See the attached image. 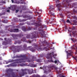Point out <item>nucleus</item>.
I'll return each instance as SVG.
<instances>
[{
	"label": "nucleus",
	"mask_w": 77,
	"mask_h": 77,
	"mask_svg": "<svg viewBox=\"0 0 77 77\" xmlns=\"http://www.w3.org/2000/svg\"><path fill=\"white\" fill-rule=\"evenodd\" d=\"M11 71L12 70L11 69H8L6 70V72L8 74L6 75L7 77H21L22 76H24L25 74H27L28 72L29 74H32V71L27 69H21V72L19 73V75H15L14 72L12 73L11 75L10 73Z\"/></svg>",
	"instance_id": "1"
},
{
	"label": "nucleus",
	"mask_w": 77,
	"mask_h": 77,
	"mask_svg": "<svg viewBox=\"0 0 77 77\" xmlns=\"http://www.w3.org/2000/svg\"><path fill=\"white\" fill-rule=\"evenodd\" d=\"M44 27L42 26H41L40 27L38 28V31L39 32H33L32 35V36L31 37V39H33V38H39V35L40 36L41 38H44L45 37V31L44 29H42Z\"/></svg>",
	"instance_id": "2"
},
{
	"label": "nucleus",
	"mask_w": 77,
	"mask_h": 77,
	"mask_svg": "<svg viewBox=\"0 0 77 77\" xmlns=\"http://www.w3.org/2000/svg\"><path fill=\"white\" fill-rule=\"evenodd\" d=\"M47 44V43L45 41L43 42H41L38 45L37 44L34 43V48L37 49L38 50H45L46 51H47L48 50V48L50 47V46L48 45H46Z\"/></svg>",
	"instance_id": "3"
},
{
	"label": "nucleus",
	"mask_w": 77,
	"mask_h": 77,
	"mask_svg": "<svg viewBox=\"0 0 77 77\" xmlns=\"http://www.w3.org/2000/svg\"><path fill=\"white\" fill-rule=\"evenodd\" d=\"M23 58L19 59L16 60V63H22V62L25 63L26 62V60H27L28 58L25 55H20V56L16 55L14 56V58Z\"/></svg>",
	"instance_id": "4"
},
{
	"label": "nucleus",
	"mask_w": 77,
	"mask_h": 77,
	"mask_svg": "<svg viewBox=\"0 0 77 77\" xmlns=\"http://www.w3.org/2000/svg\"><path fill=\"white\" fill-rule=\"evenodd\" d=\"M54 7L52 5H51L49 9V15L50 17H51V16H54V14L51 11H54Z\"/></svg>",
	"instance_id": "5"
},
{
	"label": "nucleus",
	"mask_w": 77,
	"mask_h": 77,
	"mask_svg": "<svg viewBox=\"0 0 77 77\" xmlns=\"http://www.w3.org/2000/svg\"><path fill=\"white\" fill-rule=\"evenodd\" d=\"M49 57H47V59H51L50 60V62L54 63V61L52 60V57L53 56L54 59H56L55 57H54V53L52 52V53H50L49 54Z\"/></svg>",
	"instance_id": "6"
},
{
	"label": "nucleus",
	"mask_w": 77,
	"mask_h": 77,
	"mask_svg": "<svg viewBox=\"0 0 77 77\" xmlns=\"http://www.w3.org/2000/svg\"><path fill=\"white\" fill-rule=\"evenodd\" d=\"M72 0H63L62 2V6H63V8H64V7H66L67 3H69V2H72Z\"/></svg>",
	"instance_id": "7"
},
{
	"label": "nucleus",
	"mask_w": 77,
	"mask_h": 77,
	"mask_svg": "<svg viewBox=\"0 0 77 77\" xmlns=\"http://www.w3.org/2000/svg\"><path fill=\"white\" fill-rule=\"evenodd\" d=\"M56 3L57 5H56V7H58V11H60V8H62V5H61V4H58L60 2L59 0H55Z\"/></svg>",
	"instance_id": "8"
},
{
	"label": "nucleus",
	"mask_w": 77,
	"mask_h": 77,
	"mask_svg": "<svg viewBox=\"0 0 77 77\" xmlns=\"http://www.w3.org/2000/svg\"><path fill=\"white\" fill-rule=\"evenodd\" d=\"M66 53H67V59H69L70 57V56H71L72 55V52H71V50H69L68 51H66Z\"/></svg>",
	"instance_id": "9"
},
{
	"label": "nucleus",
	"mask_w": 77,
	"mask_h": 77,
	"mask_svg": "<svg viewBox=\"0 0 77 77\" xmlns=\"http://www.w3.org/2000/svg\"><path fill=\"white\" fill-rule=\"evenodd\" d=\"M22 30L24 31V32H26L27 30H32V28L31 27H29L28 29H27L24 26H22Z\"/></svg>",
	"instance_id": "10"
},
{
	"label": "nucleus",
	"mask_w": 77,
	"mask_h": 77,
	"mask_svg": "<svg viewBox=\"0 0 77 77\" xmlns=\"http://www.w3.org/2000/svg\"><path fill=\"white\" fill-rule=\"evenodd\" d=\"M16 47H17V48L15 49L16 52H19V51H20V49H21V47H22V46H16Z\"/></svg>",
	"instance_id": "11"
},
{
	"label": "nucleus",
	"mask_w": 77,
	"mask_h": 77,
	"mask_svg": "<svg viewBox=\"0 0 77 77\" xmlns=\"http://www.w3.org/2000/svg\"><path fill=\"white\" fill-rule=\"evenodd\" d=\"M21 41H23V42H26L27 43H29V44L32 43V42L30 40L27 41L25 37H23L22 39H21Z\"/></svg>",
	"instance_id": "12"
},
{
	"label": "nucleus",
	"mask_w": 77,
	"mask_h": 77,
	"mask_svg": "<svg viewBox=\"0 0 77 77\" xmlns=\"http://www.w3.org/2000/svg\"><path fill=\"white\" fill-rule=\"evenodd\" d=\"M42 25L41 23L39 24L38 23H36L35 24V27L36 28H34V30H37V27H39V26H41Z\"/></svg>",
	"instance_id": "13"
},
{
	"label": "nucleus",
	"mask_w": 77,
	"mask_h": 77,
	"mask_svg": "<svg viewBox=\"0 0 77 77\" xmlns=\"http://www.w3.org/2000/svg\"><path fill=\"white\" fill-rule=\"evenodd\" d=\"M8 42H7V43H6V41L3 42V44L4 45H6V44H8V43H9V42H11V39H10V40L8 39Z\"/></svg>",
	"instance_id": "14"
},
{
	"label": "nucleus",
	"mask_w": 77,
	"mask_h": 77,
	"mask_svg": "<svg viewBox=\"0 0 77 77\" xmlns=\"http://www.w3.org/2000/svg\"><path fill=\"white\" fill-rule=\"evenodd\" d=\"M8 29V28L6 27V30H7L8 31H10V32H14V29H10V30H9V29Z\"/></svg>",
	"instance_id": "15"
},
{
	"label": "nucleus",
	"mask_w": 77,
	"mask_h": 77,
	"mask_svg": "<svg viewBox=\"0 0 77 77\" xmlns=\"http://www.w3.org/2000/svg\"><path fill=\"white\" fill-rule=\"evenodd\" d=\"M72 48L74 50H77V44H75L72 47Z\"/></svg>",
	"instance_id": "16"
},
{
	"label": "nucleus",
	"mask_w": 77,
	"mask_h": 77,
	"mask_svg": "<svg viewBox=\"0 0 77 77\" xmlns=\"http://www.w3.org/2000/svg\"><path fill=\"white\" fill-rule=\"evenodd\" d=\"M16 36H19V37H21L23 36L24 35H23V34L21 33L19 34H17L16 35Z\"/></svg>",
	"instance_id": "17"
},
{
	"label": "nucleus",
	"mask_w": 77,
	"mask_h": 77,
	"mask_svg": "<svg viewBox=\"0 0 77 77\" xmlns=\"http://www.w3.org/2000/svg\"><path fill=\"white\" fill-rule=\"evenodd\" d=\"M18 43V44H21V41H18L17 42H14L15 44H17Z\"/></svg>",
	"instance_id": "18"
},
{
	"label": "nucleus",
	"mask_w": 77,
	"mask_h": 77,
	"mask_svg": "<svg viewBox=\"0 0 77 77\" xmlns=\"http://www.w3.org/2000/svg\"><path fill=\"white\" fill-rule=\"evenodd\" d=\"M30 50L32 51V52H34L35 51V49L33 48H32L30 49Z\"/></svg>",
	"instance_id": "19"
},
{
	"label": "nucleus",
	"mask_w": 77,
	"mask_h": 77,
	"mask_svg": "<svg viewBox=\"0 0 77 77\" xmlns=\"http://www.w3.org/2000/svg\"><path fill=\"white\" fill-rule=\"evenodd\" d=\"M14 29V32H18L19 31L18 29Z\"/></svg>",
	"instance_id": "20"
},
{
	"label": "nucleus",
	"mask_w": 77,
	"mask_h": 77,
	"mask_svg": "<svg viewBox=\"0 0 77 77\" xmlns=\"http://www.w3.org/2000/svg\"><path fill=\"white\" fill-rule=\"evenodd\" d=\"M14 62V61L13 60H8V62H6V63L8 64V63H9L10 62Z\"/></svg>",
	"instance_id": "21"
},
{
	"label": "nucleus",
	"mask_w": 77,
	"mask_h": 77,
	"mask_svg": "<svg viewBox=\"0 0 77 77\" xmlns=\"http://www.w3.org/2000/svg\"><path fill=\"white\" fill-rule=\"evenodd\" d=\"M2 22L4 23H8V20H3Z\"/></svg>",
	"instance_id": "22"
},
{
	"label": "nucleus",
	"mask_w": 77,
	"mask_h": 77,
	"mask_svg": "<svg viewBox=\"0 0 77 77\" xmlns=\"http://www.w3.org/2000/svg\"><path fill=\"white\" fill-rule=\"evenodd\" d=\"M20 66H25L26 65L25 64H24L23 63H22V64H20Z\"/></svg>",
	"instance_id": "23"
},
{
	"label": "nucleus",
	"mask_w": 77,
	"mask_h": 77,
	"mask_svg": "<svg viewBox=\"0 0 77 77\" xmlns=\"http://www.w3.org/2000/svg\"><path fill=\"white\" fill-rule=\"evenodd\" d=\"M30 34L28 35H27L26 38L27 39H29L30 38Z\"/></svg>",
	"instance_id": "24"
},
{
	"label": "nucleus",
	"mask_w": 77,
	"mask_h": 77,
	"mask_svg": "<svg viewBox=\"0 0 77 77\" xmlns=\"http://www.w3.org/2000/svg\"><path fill=\"white\" fill-rule=\"evenodd\" d=\"M37 62H42V60H41V59H38L36 60Z\"/></svg>",
	"instance_id": "25"
},
{
	"label": "nucleus",
	"mask_w": 77,
	"mask_h": 77,
	"mask_svg": "<svg viewBox=\"0 0 77 77\" xmlns=\"http://www.w3.org/2000/svg\"><path fill=\"white\" fill-rule=\"evenodd\" d=\"M68 6H70V8H73V5H72V4H69Z\"/></svg>",
	"instance_id": "26"
},
{
	"label": "nucleus",
	"mask_w": 77,
	"mask_h": 77,
	"mask_svg": "<svg viewBox=\"0 0 77 77\" xmlns=\"http://www.w3.org/2000/svg\"><path fill=\"white\" fill-rule=\"evenodd\" d=\"M19 20L20 21V22H23L24 21H26L25 20H24V19H23L22 20H21V19H19Z\"/></svg>",
	"instance_id": "27"
},
{
	"label": "nucleus",
	"mask_w": 77,
	"mask_h": 77,
	"mask_svg": "<svg viewBox=\"0 0 77 77\" xmlns=\"http://www.w3.org/2000/svg\"><path fill=\"white\" fill-rule=\"evenodd\" d=\"M23 47L24 48H27V45L24 44L23 45Z\"/></svg>",
	"instance_id": "28"
},
{
	"label": "nucleus",
	"mask_w": 77,
	"mask_h": 77,
	"mask_svg": "<svg viewBox=\"0 0 77 77\" xmlns=\"http://www.w3.org/2000/svg\"><path fill=\"white\" fill-rule=\"evenodd\" d=\"M66 22V23H70V24H71V22L70 21H69V20H67Z\"/></svg>",
	"instance_id": "29"
},
{
	"label": "nucleus",
	"mask_w": 77,
	"mask_h": 77,
	"mask_svg": "<svg viewBox=\"0 0 77 77\" xmlns=\"http://www.w3.org/2000/svg\"><path fill=\"white\" fill-rule=\"evenodd\" d=\"M60 15L61 17L63 19V15L62 14H60Z\"/></svg>",
	"instance_id": "30"
},
{
	"label": "nucleus",
	"mask_w": 77,
	"mask_h": 77,
	"mask_svg": "<svg viewBox=\"0 0 77 77\" xmlns=\"http://www.w3.org/2000/svg\"><path fill=\"white\" fill-rule=\"evenodd\" d=\"M71 39L72 41H73L74 42H75V41H76V40H74V39H73L72 38H71Z\"/></svg>",
	"instance_id": "31"
},
{
	"label": "nucleus",
	"mask_w": 77,
	"mask_h": 77,
	"mask_svg": "<svg viewBox=\"0 0 77 77\" xmlns=\"http://www.w3.org/2000/svg\"><path fill=\"white\" fill-rule=\"evenodd\" d=\"M24 24H25V23H20V26H23V25H24Z\"/></svg>",
	"instance_id": "32"
},
{
	"label": "nucleus",
	"mask_w": 77,
	"mask_h": 77,
	"mask_svg": "<svg viewBox=\"0 0 77 77\" xmlns=\"http://www.w3.org/2000/svg\"><path fill=\"white\" fill-rule=\"evenodd\" d=\"M48 77H53V75H50L48 76Z\"/></svg>",
	"instance_id": "33"
},
{
	"label": "nucleus",
	"mask_w": 77,
	"mask_h": 77,
	"mask_svg": "<svg viewBox=\"0 0 77 77\" xmlns=\"http://www.w3.org/2000/svg\"><path fill=\"white\" fill-rule=\"evenodd\" d=\"M73 18L74 19H75V20H77V17L75 16H73Z\"/></svg>",
	"instance_id": "34"
},
{
	"label": "nucleus",
	"mask_w": 77,
	"mask_h": 77,
	"mask_svg": "<svg viewBox=\"0 0 77 77\" xmlns=\"http://www.w3.org/2000/svg\"><path fill=\"white\" fill-rule=\"evenodd\" d=\"M27 62H31V60H27Z\"/></svg>",
	"instance_id": "35"
},
{
	"label": "nucleus",
	"mask_w": 77,
	"mask_h": 77,
	"mask_svg": "<svg viewBox=\"0 0 77 77\" xmlns=\"http://www.w3.org/2000/svg\"><path fill=\"white\" fill-rule=\"evenodd\" d=\"M35 77H40V76L38 75H35Z\"/></svg>",
	"instance_id": "36"
},
{
	"label": "nucleus",
	"mask_w": 77,
	"mask_h": 77,
	"mask_svg": "<svg viewBox=\"0 0 77 77\" xmlns=\"http://www.w3.org/2000/svg\"><path fill=\"white\" fill-rule=\"evenodd\" d=\"M18 11H19V10H16V13H17L18 12Z\"/></svg>",
	"instance_id": "37"
},
{
	"label": "nucleus",
	"mask_w": 77,
	"mask_h": 77,
	"mask_svg": "<svg viewBox=\"0 0 77 77\" xmlns=\"http://www.w3.org/2000/svg\"><path fill=\"white\" fill-rule=\"evenodd\" d=\"M42 77H48L46 76V75H44L43 76H42Z\"/></svg>",
	"instance_id": "38"
},
{
	"label": "nucleus",
	"mask_w": 77,
	"mask_h": 77,
	"mask_svg": "<svg viewBox=\"0 0 77 77\" xmlns=\"http://www.w3.org/2000/svg\"><path fill=\"white\" fill-rule=\"evenodd\" d=\"M39 12H40V14L41 13H42V10L41 9V10H39Z\"/></svg>",
	"instance_id": "39"
},
{
	"label": "nucleus",
	"mask_w": 77,
	"mask_h": 77,
	"mask_svg": "<svg viewBox=\"0 0 77 77\" xmlns=\"http://www.w3.org/2000/svg\"><path fill=\"white\" fill-rule=\"evenodd\" d=\"M32 59H35V57L34 56H32Z\"/></svg>",
	"instance_id": "40"
},
{
	"label": "nucleus",
	"mask_w": 77,
	"mask_h": 77,
	"mask_svg": "<svg viewBox=\"0 0 77 77\" xmlns=\"http://www.w3.org/2000/svg\"><path fill=\"white\" fill-rule=\"evenodd\" d=\"M54 62L55 63H57V61L55 60V61H54Z\"/></svg>",
	"instance_id": "41"
},
{
	"label": "nucleus",
	"mask_w": 77,
	"mask_h": 77,
	"mask_svg": "<svg viewBox=\"0 0 77 77\" xmlns=\"http://www.w3.org/2000/svg\"><path fill=\"white\" fill-rule=\"evenodd\" d=\"M75 29V27L74 26H73L72 27V29Z\"/></svg>",
	"instance_id": "42"
},
{
	"label": "nucleus",
	"mask_w": 77,
	"mask_h": 77,
	"mask_svg": "<svg viewBox=\"0 0 77 77\" xmlns=\"http://www.w3.org/2000/svg\"><path fill=\"white\" fill-rule=\"evenodd\" d=\"M47 71L44 70V73H47Z\"/></svg>",
	"instance_id": "43"
},
{
	"label": "nucleus",
	"mask_w": 77,
	"mask_h": 77,
	"mask_svg": "<svg viewBox=\"0 0 77 77\" xmlns=\"http://www.w3.org/2000/svg\"><path fill=\"white\" fill-rule=\"evenodd\" d=\"M75 54H77V50H76V52L75 53Z\"/></svg>",
	"instance_id": "44"
},
{
	"label": "nucleus",
	"mask_w": 77,
	"mask_h": 77,
	"mask_svg": "<svg viewBox=\"0 0 77 77\" xmlns=\"http://www.w3.org/2000/svg\"><path fill=\"white\" fill-rule=\"evenodd\" d=\"M7 12H10V10H7Z\"/></svg>",
	"instance_id": "45"
},
{
	"label": "nucleus",
	"mask_w": 77,
	"mask_h": 77,
	"mask_svg": "<svg viewBox=\"0 0 77 77\" xmlns=\"http://www.w3.org/2000/svg\"><path fill=\"white\" fill-rule=\"evenodd\" d=\"M73 11L74 12H76V11H75V10L74 9H73Z\"/></svg>",
	"instance_id": "46"
},
{
	"label": "nucleus",
	"mask_w": 77,
	"mask_h": 77,
	"mask_svg": "<svg viewBox=\"0 0 77 77\" xmlns=\"http://www.w3.org/2000/svg\"><path fill=\"white\" fill-rule=\"evenodd\" d=\"M12 65H13V66H16V65H14V63H13V64H12Z\"/></svg>",
	"instance_id": "47"
},
{
	"label": "nucleus",
	"mask_w": 77,
	"mask_h": 77,
	"mask_svg": "<svg viewBox=\"0 0 77 77\" xmlns=\"http://www.w3.org/2000/svg\"><path fill=\"white\" fill-rule=\"evenodd\" d=\"M38 23H41V20H39L38 21Z\"/></svg>",
	"instance_id": "48"
},
{
	"label": "nucleus",
	"mask_w": 77,
	"mask_h": 77,
	"mask_svg": "<svg viewBox=\"0 0 77 77\" xmlns=\"http://www.w3.org/2000/svg\"><path fill=\"white\" fill-rule=\"evenodd\" d=\"M11 1L12 3H14V0H11Z\"/></svg>",
	"instance_id": "49"
},
{
	"label": "nucleus",
	"mask_w": 77,
	"mask_h": 77,
	"mask_svg": "<svg viewBox=\"0 0 77 77\" xmlns=\"http://www.w3.org/2000/svg\"><path fill=\"white\" fill-rule=\"evenodd\" d=\"M2 60V57H0V60Z\"/></svg>",
	"instance_id": "50"
},
{
	"label": "nucleus",
	"mask_w": 77,
	"mask_h": 77,
	"mask_svg": "<svg viewBox=\"0 0 77 77\" xmlns=\"http://www.w3.org/2000/svg\"><path fill=\"white\" fill-rule=\"evenodd\" d=\"M32 47V46H29L28 47V48H31Z\"/></svg>",
	"instance_id": "51"
},
{
	"label": "nucleus",
	"mask_w": 77,
	"mask_h": 77,
	"mask_svg": "<svg viewBox=\"0 0 77 77\" xmlns=\"http://www.w3.org/2000/svg\"><path fill=\"white\" fill-rule=\"evenodd\" d=\"M22 12V10H21L20 11V13H21Z\"/></svg>",
	"instance_id": "52"
},
{
	"label": "nucleus",
	"mask_w": 77,
	"mask_h": 77,
	"mask_svg": "<svg viewBox=\"0 0 77 77\" xmlns=\"http://www.w3.org/2000/svg\"><path fill=\"white\" fill-rule=\"evenodd\" d=\"M17 17H20V15H18V16H17Z\"/></svg>",
	"instance_id": "53"
},
{
	"label": "nucleus",
	"mask_w": 77,
	"mask_h": 77,
	"mask_svg": "<svg viewBox=\"0 0 77 77\" xmlns=\"http://www.w3.org/2000/svg\"><path fill=\"white\" fill-rule=\"evenodd\" d=\"M4 39H5V40H6V38H4Z\"/></svg>",
	"instance_id": "54"
},
{
	"label": "nucleus",
	"mask_w": 77,
	"mask_h": 77,
	"mask_svg": "<svg viewBox=\"0 0 77 77\" xmlns=\"http://www.w3.org/2000/svg\"><path fill=\"white\" fill-rule=\"evenodd\" d=\"M38 17H41V15H39L38 16Z\"/></svg>",
	"instance_id": "55"
},
{
	"label": "nucleus",
	"mask_w": 77,
	"mask_h": 77,
	"mask_svg": "<svg viewBox=\"0 0 77 77\" xmlns=\"http://www.w3.org/2000/svg\"><path fill=\"white\" fill-rule=\"evenodd\" d=\"M62 77H65V76L63 75L62 76Z\"/></svg>",
	"instance_id": "56"
},
{
	"label": "nucleus",
	"mask_w": 77,
	"mask_h": 77,
	"mask_svg": "<svg viewBox=\"0 0 77 77\" xmlns=\"http://www.w3.org/2000/svg\"><path fill=\"white\" fill-rule=\"evenodd\" d=\"M1 32V33H4V32Z\"/></svg>",
	"instance_id": "57"
},
{
	"label": "nucleus",
	"mask_w": 77,
	"mask_h": 77,
	"mask_svg": "<svg viewBox=\"0 0 77 77\" xmlns=\"http://www.w3.org/2000/svg\"><path fill=\"white\" fill-rule=\"evenodd\" d=\"M55 56H57V54H55Z\"/></svg>",
	"instance_id": "58"
},
{
	"label": "nucleus",
	"mask_w": 77,
	"mask_h": 77,
	"mask_svg": "<svg viewBox=\"0 0 77 77\" xmlns=\"http://www.w3.org/2000/svg\"><path fill=\"white\" fill-rule=\"evenodd\" d=\"M51 20H54V19L52 18Z\"/></svg>",
	"instance_id": "59"
},
{
	"label": "nucleus",
	"mask_w": 77,
	"mask_h": 77,
	"mask_svg": "<svg viewBox=\"0 0 77 77\" xmlns=\"http://www.w3.org/2000/svg\"><path fill=\"white\" fill-rule=\"evenodd\" d=\"M75 8V9H77V7H76V8Z\"/></svg>",
	"instance_id": "60"
},
{
	"label": "nucleus",
	"mask_w": 77,
	"mask_h": 77,
	"mask_svg": "<svg viewBox=\"0 0 77 77\" xmlns=\"http://www.w3.org/2000/svg\"><path fill=\"white\" fill-rule=\"evenodd\" d=\"M9 9H11V7H9Z\"/></svg>",
	"instance_id": "61"
},
{
	"label": "nucleus",
	"mask_w": 77,
	"mask_h": 77,
	"mask_svg": "<svg viewBox=\"0 0 77 77\" xmlns=\"http://www.w3.org/2000/svg\"><path fill=\"white\" fill-rule=\"evenodd\" d=\"M34 24L33 23L32 24V25H33Z\"/></svg>",
	"instance_id": "62"
},
{
	"label": "nucleus",
	"mask_w": 77,
	"mask_h": 77,
	"mask_svg": "<svg viewBox=\"0 0 77 77\" xmlns=\"http://www.w3.org/2000/svg\"><path fill=\"white\" fill-rule=\"evenodd\" d=\"M39 19H39V18H38V20H39Z\"/></svg>",
	"instance_id": "63"
},
{
	"label": "nucleus",
	"mask_w": 77,
	"mask_h": 77,
	"mask_svg": "<svg viewBox=\"0 0 77 77\" xmlns=\"http://www.w3.org/2000/svg\"><path fill=\"white\" fill-rule=\"evenodd\" d=\"M66 29H67V28H66V27L65 28Z\"/></svg>",
	"instance_id": "64"
}]
</instances>
